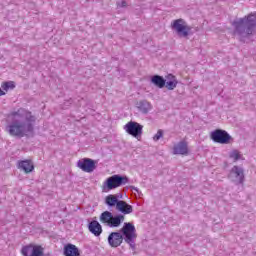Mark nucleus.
<instances>
[{
  "label": "nucleus",
  "mask_w": 256,
  "mask_h": 256,
  "mask_svg": "<svg viewBox=\"0 0 256 256\" xmlns=\"http://www.w3.org/2000/svg\"><path fill=\"white\" fill-rule=\"evenodd\" d=\"M123 221H125V216L123 214L113 215L110 211H104L100 215V222L108 227H120Z\"/></svg>",
  "instance_id": "3"
},
{
  "label": "nucleus",
  "mask_w": 256,
  "mask_h": 256,
  "mask_svg": "<svg viewBox=\"0 0 256 256\" xmlns=\"http://www.w3.org/2000/svg\"><path fill=\"white\" fill-rule=\"evenodd\" d=\"M44 249L41 245L29 244L23 246L21 254L23 256H45Z\"/></svg>",
  "instance_id": "9"
},
{
  "label": "nucleus",
  "mask_w": 256,
  "mask_h": 256,
  "mask_svg": "<svg viewBox=\"0 0 256 256\" xmlns=\"http://www.w3.org/2000/svg\"><path fill=\"white\" fill-rule=\"evenodd\" d=\"M168 79H170V80L169 81L165 80L164 87H166V89H168V91H173V89H175V87H177V79H175V76H173L172 74L168 75Z\"/></svg>",
  "instance_id": "21"
},
{
  "label": "nucleus",
  "mask_w": 256,
  "mask_h": 256,
  "mask_svg": "<svg viewBox=\"0 0 256 256\" xmlns=\"http://www.w3.org/2000/svg\"><path fill=\"white\" fill-rule=\"evenodd\" d=\"M172 31L178 35V37H183L187 39L191 35V26L187 25V22L182 18L176 19L171 23Z\"/></svg>",
  "instance_id": "6"
},
{
  "label": "nucleus",
  "mask_w": 256,
  "mask_h": 256,
  "mask_svg": "<svg viewBox=\"0 0 256 256\" xmlns=\"http://www.w3.org/2000/svg\"><path fill=\"white\" fill-rule=\"evenodd\" d=\"M118 199H123V195H121V194L119 195L118 194Z\"/></svg>",
  "instance_id": "28"
},
{
  "label": "nucleus",
  "mask_w": 256,
  "mask_h": 256,
  "mask_svg": "<svg viewBox=\"0 0 256 256\" xmlns=\"http://www.w3.org/2000/svg\"><path fill=\"white\" fill-rule=\"evenodd\" d=\"M127 183H129V178L127 176L115 174L106 179L103 184V191H111L117 189V187H122V185H127Z\"/></svg>",
  "instance_id": "4"
},
{
  "label": "nucleus",
  "mask_w": 256,
  "mask_h": 256,
  "mask_svg": "<svg viewBox=\"0 0 256 256\" xmlns=\"http://www.w3.org/2000/svg\"><path fill=\"white\" fill-rule=\"evenodd\" d=\"M123 241H125V235L121 233V230L119 232H111L108 236V245L114 249L121 247Z\"/></svg>",
  "instance_id": "11"
},
{
  "label": "nucleus",
  "mask_w": 256,
  "mask_h": 256,
  "mask_svg": "<svg viewBox=\"0 0 256 256\" xmlns=\"http://www.w3.org/2000/svg\"><path fill=\"white\" fill-rule=\"evenodd\" d=\"M120 233L124 235L125 243H127L131 249H135V239H137V230L135 229V225L131 222H125Z\"/></svg>",
  "instance_id": "5"
},
{
  "label": "nucleus",
  "mask_w": 256,
  "mask_h": 256,
  "mask_svg": "<svg viewBox=\"0 0 256 256\" xmlns=\"http://www.w3.org/2000/svg\"><path fill=\"white\" fill-rule=\"evenodd\" d=\"M77 167L84 171V173H93L94 169H97L95 165V160L91 158H84L77 162Z\"/></svg>",
  "instance_id": "12"
},
{
  "label": "nucleus",
  "mask_w": 256,
  "mask_h": 256,
  "mask_svg": "<svg viewBox=\"0 0 256 256\" xmlns=\"http://www.w3.org/2000/svg\"><path fill=\"white\" fill-rule=\"evenodd\" d=\"M1 88L2 87H0V97H3V95H5V91H3Z\"/></svg>",
  "instance_id": "27"
},
{
  "label": "nucleus",
  "mask_w": 256,
  "mask_h": 256,
  "mask_svg": "<svg viewBox=\"0 0 256 256\" xmlns=\"http://www.w3.org/2000/svg\"><path fill=\"white\" fill-rule=\"evenodd\" d=\"M232 25L234 27V35H239L240 41H243V39L253 35V31L256 28V12L234 20Z\"/></svg>",
  "instance_id": "2"
},
{
  "label": "nucleus",
  "mask_w": 256,
  "mask_h": 256,
  "mask_svg": "<svg viewBox=\"0 0 256 256\" xmlns=\"http://www.w3.org/2000/svg\"><path fill=\"white\" fill-rule=\"evenodd\" d=\"M116 210L120 213H123V215H129L133 213V206L129 205L127 202L120 200L118 202V205L116 206Z\"/></svg>",
  "instance_id": "15"
},
{
  "label": "nucleus",
  "mask_w": 256,
  "mask_h": 256,
  "mask_svg": "<svg viewBox=\"0 0 256 256\" xmlns=\"http://www.w3.org/2000/svg\"><path fill=\"white\" fill-rule=\"evenodd\" d=\"M210 139L214 143H219L220 145H229V143H233V137L229 134V132L223 129H216L210 133Z\"/></svg>",
  "instance_id": "7"
},
{
  "label": "nucleus",
  "mask_w": 256,
  "mask_h": 256,
  "mask_svg": "<svg viewBox=\"0 0 256 256\" xmlns=\"http://www.w3.org/2000/svg\"><path fill=\"white\" fill-rule=\"evenodd\" d=\"M163 137V130H158L157 133L154 135L153 140L154 141H159Z\"/></svg>",
  "instance_id": "24"
},
{
  "label": "nucleus",
  "mask_w": 256,
  "mask_h": 256,
  "mask_svg": "<svg viewBox=\"0 0 256 256\" xmlns=\"http://www.w3.org/2000/svg\"><path fill=\"white\" fill-rule=\"evenodd\" d=\"M189 153V147L185 141H180L173 148L174 155H187Z\"/></svg>",
  "instance_id": "14"
},
{
  "label": "nucleus",
  "mask_w": 256,
  "mask_h": 256,
  "mask_svg": "<svg viewBox=\"0 0 256 256\" xmlns=\"http://www.w3.org/2000/svg\"><path fill=\"white\" fill-rule=\"evenodd\" d=\"M88 230L90 231V233H92V235H94L95 237H100L101 233H103V226H101V224L99 223V221L97 220H92L91 222H89L88 224Z\"/></svg>",
  "instance_id": "13"
},
{
  "label": "nucleus",
  "mask_w": 256,
  "mask_h": 256,
  "mask_svg": "<svg viewBox=\"0 0 256 256\" xmlns=\"http://www.w3.org/2000/svg\"><path fill=\"white\" fill-rule=\"evenodd\" d=\"M10 115L13 117V121L6 127L9 135L19 138L33 135V123H35L36 118L30 111L20 108Z\"/></svg>",
  "instance_id": "1"
},
{
  "label": "nucleus",
  "mask_w": 256,
  "mask_h": 256,
  "mask_svg": "<svg viewBox=\"0 0 256 256\" xmlns=\"http://www.w3.org/2000/svg\"><path fill=\"white\" fill-rule=\"evenodd\" d=\"M229 157L230 159H234V161H239L241 159V154H239V151L233 150L230 152Z\"/></svg>",
  "instance_id": "23"
},
{
  "label": "nucleus",
  "mask_w": 256,
  "mask_h": 256,
  "mask_svg": "<svg viewBox=\"0 0 256 256\" xmlns=\"http://www.w3.org/2000/svg\"><path fill=\"white\" fill-rule=\"evenodd\" d=\"M118 7H127V1L122 0L120 3H117Z\"/></svg>",
  "instance_id": "25"
},
{
  "label": "nucleus",
  "mask_w": 256,
  "mask_h": 256,
  "mask_svg": "<svg viewBox=\"0 0 256 256\" xmlns=\"http://www.w3.org/2000/svg\"><path fill=\"white\" fill-rule=\"evenodd\" d=\"M18 169H21L24 173H32L35 166L31 160H22L18 162Z\"/></svg>",
  "instance_id": "17"
},
{
  "label": "nucleus",
  "mask_w": 256,
  "mask_h": 256,
  "mask_svg": "<svg viewBox=\"0 0 256 256\" xmlns=\"http://www.w3.org/2000/svg\"><path fill=\"white\" fill-rule=\"evenodd\" d=\"M1 87L3 91H9V89L13 90L15 89V82L13 81H8V82H2Z\"/></svg>",
  "instance_id": "22"
},
{
  "label": "nucleus",
  "mask_w": 256,
  "mask_h": 256,
  "mask_svg": "<svg viewBox=\"0 0 256 256\" xmlns=\"http://www.w3.org/2000/svg\"><path fill=\"white\" fill-rule=\"evenodd\" d=\"M137 108L144 115H147V113H149V111H151V109H152L151 103H149L147 100H142V101L138 102Z\"/></svg>",
  "instance_id": "19"
},
{
  "label": "nucleus",
  "mask_w": 256,
  "mask_h": 256,
  "mask_svg": "<svg viewBox=\"0 0 256 256\" xmlns=\"http://www.w3.org/2000/svg\"><path fill=\"white\" fill-rule=\"evenodd\" d=\"M119 195L115 194H110L105 197V203L108 207H116L119 205Z\"/></svg>",
  "instance_id": "18"
},
{
  "label": "nucleus",
  "mask_w": 256,
  "mask_h": 256,
  "mask_svg": "<svg viewBox=\"0 0 256 256\" xmlns=\"http://www.w3.org/2000/svg\"><path fill=\"white\" fill-rule=\"evenodd\" d=\"M228 178L235 185H243L245 183V170L242 167L234 166L230 170Z\"/></svg>",
  "instance_id": "8"
},
{
  "label": "nucleus",
  "mask_w": 256,
  "mask_h": 256,
  "mask_svg": "<svg viewBox=\"0 0 256 256\" xmlns=\"http://www.w3.org/2000/svg\"><path fill=\"white\" fill-rule=\"evenodd\" d=\"M124 129L128 135H131L132 137H135L136 139H139L141 135H143V125L130 121L125 126Z\"/></svg>",
  "instance_id": "10"
},
{
  "label": "nucleus",
  "mask_w": 256,
  "mask_h": 256,
  "mask_svg": "<svg viewBox=\"0 0 256 256\" xmlns=\"http://www.w3.org/2000/svg\"><path fill=\"white\" fill-rule=\"evenodd\" d=\"M131 191H135V193H138L139 196H141V192L139 191V189L135 186H131L130 187Z\"/></svg>",
  "instance_id": "26"
},
{
  "label": "nucleus",
  "mask_w": 256,
  "mask_h": 256,
  "mask_svg": "<svg viewBox=\"0 0 256 256\" xmlns=\"http://www.w3.org/2000/svg\"><path fill=\"white\" fill-rule=\"evenodd\" d=\"M64 256H80L79 248L74 244H66L63 250Z\"/></svg>",
  "instance_id": "16"
},
{
  "label": "nucleus",
  "mask_w": 256,
  "mask_h": 256,
  "mask_svg": "<svg viewBox=\"0 0 256 256\" xmlns=\"http://www.w3.org/2000/svg\"><path fill=\"white\" fill-rule=\"evenodd\" d=\"M151 83L156 87H159V89H163V87H165V78H163V76L154 75L151 78Z\"/></svg>",
  "instance_id": "20"
}]
</instances>
